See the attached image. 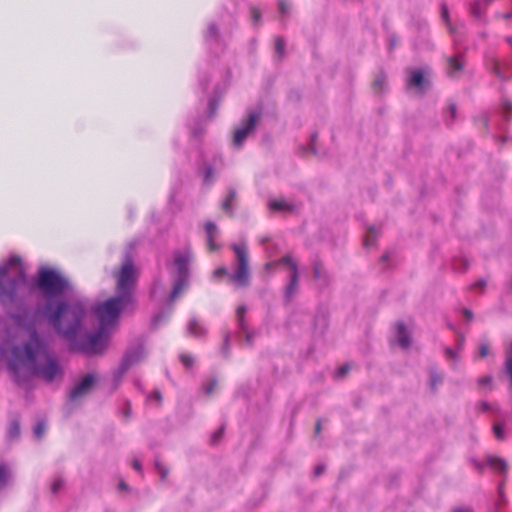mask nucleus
I'll return each instance as SVG.
<instances>
[{"label": "nucleus", "instance_id": "20", "mask_svg": "<svg viewBox=\"0 0 512 512\" xmlns=\"http://www.w3.org/2000/svg\"><path fill=\"white\" fill-rule=\"evenodd\" d=\"M268 208L272 212H293L295 210V205L280 197L270 200L268 203Z\"/></svg>", "mask_w": 512, "mask_h": 512}, {"label": "nucleus", "instance_id": "17", "mask_svg": "<svg viewBox=\"0 0 512 512\" xmlns=\"http://www.w3.org/2000/svg\"><path fill=\"white\" fill-rule=\"evenodd\" d=\"M206 238H207V247L210 252H214L220 249V245L216 244L215 239L218 236L219 229L217 225L212 221H207L204 225Z\"/></svg>", "mask_w": 512, "mask_h": 512}, {"label": "nucleus", "instance_id": "30", "mask_svg": "<svg viewBox=\"0 0 512 512\" xmlns=\"http://www.w3.org/2000/svg\"><path fill=\"white\" fill-rule=\"evenodd\" d=\"M501 110L505 118L512 117V99L503 96L500 102Z\"/></svg>", "mask_w": 512, "mask_h": 512}, {"label": "nucleus", "instance_id": "55", "mask_svg": "<svg viewBox=\"0 0 512 512\" xmlns=\"http://www.w3.org/2000/svg\"><path fill=\"white\" fill-rule=\"evenodd\" d=\"M384 85V79L378 78L373 82V88L374 89H381V87Z\"/></svg>", "mask_w": 512, "mask_h": 512}, {"label": "nucleus", "instance_id": "26", "mask_svg": "<svg viewBox=\"0 0 512 512\" xmlns=\"http://www.w3.org/2000/svg\"><path fill=\"white\" fill-rule=\"evenodd\" d=\"M235 199H236V191L231 189L228 192L226 199L223 201V203L221 205L223 211H225L230 216L233 215L232 205H233V202L235 201Z\"/></svg>", "mask_w": 512, "mask_h": 512}, {"label": "nucleus", "instance_id": "35", "mask_svg": "<svg viewBox=\"0 0 512 512\" xmlns=\"http://www.w3.org/2000/svg\"><path fill=\"white\" fill-rule=\"evenodd\" d=\"M65 486V480L62 476L55 477L53 483L51 484V492L53 494H57L63 487Z\"/></svg>", "mask_w": 512, "mask_h": 512}, {"label": "nucleus", "instance_id": "63", "mask_svg": "<svg viewBox=\"0 0 512 512\" xmlns=\"http://www.w3.org/2000/svg\"><path fill=\"white\" fill-rule=\"evenodd\" d=\"M488 354V349L485 345H482L480 348V355L481 357H485Z\"/></svg>", "mask_w": 512, "mask_h": 512}, {"label": "nucleus", "instance_id": "46", "mask_svg": "<svg viewBox=\"0 0 512 512\" xmlns=\"http://www.w3.org/2000/svg\"><path fill=\"white\" fill-rule=\"evenodd\" d=\"M349 370H350L349 364H345V365L341 366L336 372L337 377H344L348 373Z\"/></svg>", "mask_w": 512, "mask_h": 512}, {"label": "nucleus", "instance_id": "10", "mask_svg": "<svg viewBox=\"0 0 512 512\" xmlns=\"http://www.w3.org/2000/svg\"><path fill=\"white\" fill-rule=\"evenodd\" d=\"M276 264L286 265L291 271L290 281L284 291L286 301L290 302L298 292L299 288L298 264L289 254L284 255L276 262Z\"/></svg>", "mask_w": 512, "mask_h": 512}, {"label": "nucleus", "instance_id": "5", "mask_svg": "<svg viewBox=\"0 0 512 512\" xmlns=\"http://www.w3.org/2000/svg\"><path fill=\"white\" fill-rule=\"evenodd\" d=\"M133 305L134 297L117 293L116 296L97 304L94 307V313L98 320H117L122 313L133 308Z\"/></svg>", "mask_w": 512, "mask_h": 512}, {"label": "nucleus", "instance_id": "8", "mask_svg": "<svg viewBox=\"0 0 512 512\" xmlns=\"http://www.w3.org/2000/svg\"><path fill=\"white\" fill-rule=\"evenodd\" d=\"M50 320H82L85 315L84 306L78 301H59L55 305L48 304Z\"/></svg>", "mask_w": 512, "mask_h": 512}, {"label": "nucleus", "instance_id": "41", "mask_svg": "<svg viewBox=\"0 0 512 512\" xmlns=\"http://www.w3.org/2000/svg\"><path fill=\"white\" fill-rule=\"evenodd\" d=\"M250 14L253 22L258 24L262 17L260 9L256 6H250Z\"/></svg>", "mask_w": 512, "mask_h": 512}, {"label": "nucleus", "instance_id": "64", "mask_svg": "<svg viewBox=\"0 0 512 512\" xmlns=\"http://www.w3.org/2000/svg\"><path fill=\"white\" fill-rule=\"evenodd\" d=\"M123 414L126 418H129L130 415H131V407L128 405L124 410H123Z\"/></svg>", "mask_w": 512, "mask_h": 512}, {"label": "nucleus", "instance_id": "3", "mask_svg": "<svg viewBox=\"0 0 512 512\" xmlns=\"http://www.w3.org/2000/svg\"><path fill=\"white\" fill-rule=\"evenodd\" d=\"M119 322H99L94 332L87 333L84 343L80 345V354L87 357L102 356L109 347L112 333L117 329Z\"/></svg>", "mask_w": 512, "mask_h": 512}, {"label": "nucleus", "instance_id": "22", "mask_svg": "<svg viewBox=\"0 0 512 512\" xmlns=\"http://www.w3.org/2000/svg\"><path fill=\"white\" fill-rule=\"evenodd\" d=\"M487 465L501 474H505L507 471V462L500 457L488 456Z\"/></svg>", "mask_w": 512, "mask_h": 512}, {"label": "nucleus", "instance_id": "23", "mask_svg": "<svg viewBox=\"0 0 512 512\" xmlns=\"http://www.w3.org/2000/svg\"><path fill=\"white\" fill-rule=\"evenodd\" d=\"M189 257L182 254L175 256V265L180 276H188Z\"/></svg>", "mask_w": 512, "mask_h": 512}, {"label": "nucleus", "instance_id": "61", "mask_svg": "<svg viewBox=\"0 0 512 512\" xmlns=\"http://www.w3.org/2000/svg\"><path fill=\"white\" fill-rule=\"evenodd\" d=\"M463 314L467 320H470L473 317L472 312L469 309H464Z\"/></svg>", "mask_w": 512, "mask_h": 512}, {"label": "nucleus", "instance_id": "2", "mask_svg": "<svg viewBox=\"0 0 512 512\" xmlns=\"http://www.w3.org/2000/svg\"><path fill=\"white\" fill-rule=\"evenodd\" d=\"M24 282L20 258L11 257L7 264L0 267V302L5 306L12 305L16 301L19 287Z\"/></svg>", "mask_w": 512, "mask_h": 512}, {"label": "nucleus", "instance_id": "9", "mask_svg": "<svg viewBox=\"0 0 512 512\" xmlns=\"http://www.w3.org/2000/svg\"><path fill=\"white\" fill-rule=\"evenodd\" d=\"M137 282V272L133 261L127 258L119 272L116 274V291L120 294H129L133 296L134 288Z\"/></svg>", "mask_w": 512, "mask_h": 512}, {"label": "nucleus", "instance_id": "15", "mask_svg": "<svg viewBox=\"0 0 512 512\" xmlns=\"http://www.w3.org/2000/svg\"><path fill=\"white\" fill-rule=\"evenodd\" d=\"M394 331L395 338L393 341L397 343L401 349H409L412 344V330L404 322H397Z\"/></svg>", "mask_w": 512, "mask_h": 512}, {"label": "nucleus", "instance_id": "59", "mask_svg": "<svg viewBox=\"0 0 512 512\" xmlns=\"http://www.w3.org/2000/svg\"><path fill=\"white\" fill-rule=\"evenodd\" d=\"M464 343V336L462 334H459L458 335V338L456 340V345H457V348H461V346L463 345Z\"/></svg>", "mask_w": 512, "mask_h": 512}, {"label": "nucleus", "instance_id": "16", "mask_svg": "<svg viewBox=\"0 0 512 512\" xmlns=\"http://www.w3.org/2000/svg\"><path fill=\"white\" fill-rule=\"evenodd\" d=\"M465 57L462 54H456L446 58V72L449 77H455L464 67Z\"/></svg>", "mask_w": 512, "mask_h": 512}, {"label": "nucleus", "instance_id": "21", "mask_svg": "<svg viewBox=\"0 0 512 512\" xmlns=\"http://www.w3.org/2000/svg\"><path fill=\"white\" fill-rule=\"evenodd\" d=\"M185 333L190 337L202 338L206 335L207 329L201 322H187L185 326Z\"/></svg>", "mask_w": 512, "mask_h": 512}, {"label": "nucleus", "instance_id": "32", "mask_svg": "<svg viewBox=\"0 0 512 512\" xmlns=\"http://www.w3.org/2000/svg\"><path fill=\"white\" fill-rule=\"evenodd\" d=\"M225 424H222L216 431H214L210 437V444L216 445L220 442L224 435Z\"/></svg>", "mask_w": 512, "mask_h": 512}, {"label": "nucleus", "instance_id": "58", "mask_svg": "<svg viewBox=\"0 0 512 512\" xmlns=\"http://www.w3.org/2000/svg\"><path fill=\"white\" fill-rule=\"evenodd\" d=\"M449 111H450L452 119H455V117H456V105L453 104V103L450 104L449 105Z\"/></svg>", "mask_w": 512, "mask_h": 512}, {"label": "nucleus", "instance_id": "34", "mask_svg": "<svg viewBox=\"0 0 512 512\" xmlns=\"http://www.w3.org/2000/svg\"><path fill=\"white\" fill-rule=\"evenodd\" d=\"M442 382L441 375L435 370H430V386L433 391L436 390L437 385Z\"/></svg>", "mask_w": 512, "mask_h": 512}, {"label": "nucleus", "instance_id": "6", "mask_svg": "<svg viewBox=\"0 0 512 512\" xmlns=\"http://www.w3.org/2000/svg\"><path fill=\"white\" fill-rule=\"evenodd\" d=\"M55 332L65 341L70 352L80 354V345L84 343L88 330L83 327V322H50Z\"/></svg>", "mask_w": 512, "mask_h": 512}, {"label": "nucleus", "instance_id": "53", "mask_svg": "<svg viewBox=\"0 0 512 512\" xmlns=\"http://www.w3.org/2000/svg\"><path fill=\"white\" fill-rule=\"evenodd\" d=\"M149 398L151 399H155L156 401H158L159 403L162 401V394L160 391H154L150 396Z\"/></svg>", "mask_w": 512, "mask_h": 512}, {"label": "nucleus", "instance_id": "39", "mask_svg": "<svg viewBox=\"0 0 512 512\" xmlns=\"http://www.w3.org/2000/svg\"><path fill=\"white\" fill-rule=\"evenodd\" d=\"M179 359L187 369L191 368L194 364V358L189 354L183 353L179 356Z\"/></svg>", "mask_w": 512, "mask_h": 512}, {"label": "nucleus", "instance_id": "25", "mask_svg": "<svg viewBox=\"0 0 512 512\" xmlns=\"http://www.w3.org/2000/svg\"><path fill=\"white\" fill-rule=\"evenodd\" d=\"M130 368L125 365L122 361H120L119 366L113 371L112 378H113V385L116 389L120 382L122 381L123 376L126 374V372Z\"/></svg>", "mask_w": 512, "mask_h": 512}, {"label": "nucleus", "instance_id": "14", "mask_svg": "<svg viewBox=\"0 0 512 512\" xmlns=\"http://www.w3.org/2000/svg\"><path fill=\"white\" fill-rule=\"evenodd\" d=\"M96 383V376L93 373L86 374L83 379L76 384L70 391L68 399L71 402L89 394Z\"/></svg>", "mask_w": 512, "mask_h": 512}, {"label": "nucleus", "instance_id": "37", "mask_svg": "<svg viewBox=\"0 0 512 512\" xmlns=\"http://www.w3.org/2000/svg\"><path fill=\"white\" fill-rule=\"evenodd\" d=\"M46 430V424L44 421H38L33 428V433L37 438H41Z\"/></svg>", "mask_w": 512, "mask_h": 512}, {"label": "nucleus", "instance_id": "7", "mask_svg": "<svg viewBox=\"0 0 512 512\" xmlns=\"http://www.w3.org/2000/svg\"><path fill=\"white\" fill-rule=\"evenodd\" d=\"M37 286L47 297L63 294L70 288L68 280L57 271L51 269L39 271Z\"/></svg>", "mask_w": 512, "mask_h": 512}, {"label": "nucleus", "instance_id": "44", "mask_svg": "<svg viewBox=\"0 0 512 512\" xmlns=\"http://www.w3.org/2000/svg\"><path fill=\"white\" fill-rule=\"evenodd\" d=\"M217 385V379H211L210 382L204 387V391L206 394H211Z\"/></svg>", "mask_w": 512, "mask_h": 512}, {"label": "nucleus", "instance_id": "19", "mask_svg": "<svg viewBox=\"0 0 512 512\" xmlns=\"http://www.w3.org/2000/svg\"><path fill=\"white\" fill-rule=\"evenodd\" d=\"M485 67L487 70L495 74L500 80H508V77L503 72L500 61L494 55L485 56Z\"/></svg>", "mask_w": 512, "mask_h": 512}, {"label": "nucleus", "instance_id": "12", "mask_svg": "<svg viewBox=\"0 0 512 512\" xmlns=\"http://www.w3.org/2000/svg\"><path fill=\"white\" fill-rule=\"evenodd\" d=\"M264 331L263 325L255 327L252 322L243 321L238 322L234 335L237 341H244L247 346H252L256 338L260 337Z\"/></svg>", "mask_w": 512, "mask_h": 512}, {"label": "nucleus", "instance_id": "33", "mask_svg": "<svg viewBox=\"0 0 512 512\" xmlns=\"http://www.w3.org/2000/svg\"><path fill=\"white\" fill-rule=\"evenodd\" d=\"M275 50L279 59L284 57L285 40L283 37L278 36L275 38Z\"/></svg>", "mask_w": 512, "mask_h": 512}, {"label": "nucleus", "instance_id": "54", "mask_svg": "<svg viewBox=\"0 0 512 512\" xmlns=\"http://www.w3.org/2000/svg\"><path fill=\"white\" fill-rule=\"evenodd\" d=\"M480 409L485 412V411L491 410L493 408L490 403H488L486 401H482V402H480Z\"/></svg>", "mask_w": 512, "mask_h": 512}, {"label": "nucleus", "instance_id": "38", "mask_svg": "<svg viewBox=\"0 0 512 512\" xmlns=\"http://www.w3.org/2000/svg\"><path fill=\"white\" fill-rule=\"evenodd\" d=\"M155 468L159 472L161 480H165L169 470L158 459H155Z\"/></svg>", "mask_w": 512, "mask_h": 512}, {"label": "nucleus", "instance_id": "47", "mask_svg": "<svg viewBox=\"0 0 512 512\" xmlns=\"http://www.w3.org/2000/svg\"><path fill=\"white\" fill-rule=\"evenodd\" d=\"M279 11L284 14L289 10V4L286 0H279L278 2Z\"/></svg>", "mask_w": 512, "mask_h": 512}, {"label": "nucleus", "instance_id": "42", "mask_svg": "<svg viewBox=\"0 0 512 512\" xmlns=\"http://www.w3.org/2000/svg\"><path fill=\"white\" fill-rule=\"evenodd\" d=\"M498 493H499V501L495 503V506H496L495 512H499L498 505L500 503H505L506 502V499H505V496H504V492H503V483L499 484V486H498Z\"/></svg>", "mask_w": 512, "mask_h": 512}, {"label": "nucleus", "instance_id": "4", "mask_svg": "<svg viewBox=\"0 0 512 512\" xmlns=\"http://www.w3.org/2000/svg\"><path fill=\"white\" fill-rule=\"evenodd\" d=\"M231 249L236 256L235 271L228 275V271L225 267H219L214 270L213 276L214 278L228 276L231 283H234L238 287H245L250 282L249 252L247 245L245 243L232 244Z\"/></svg>", "mask_w": 512, "mask_h": 512}, {"label": "nucleus", "instance_id": "56", "mask_svg": "<svg viewBox=\"0 0 512 512\" xmlns=\"http://www.w3.org/2000/svg\"><path fill=\"white\" fill-rule=\"evenodd\" d=\"M321 429H322V423H321V420H317L316 423H315V428H314V432L316 435L320 434L321 432Z\"/></svg>", "mask_w": 512, "mask_h": 512}, {"label": "nucleus", "instance_id": "50", "mask_svg": "<svg viewBox=\"0 0 512 512\" xmlns=\"http://www.w3.org/2000/svg\"><path fill=\"white\" fill-rule=\"evenodd\" d=\"M325 469H326V466L324 464L317 465L313 472L314 476L315 477L321 476L324 473Z\"/></svg>", "mask_w": 512, "mask_h": 512}, {"label": "nucleus", "instance_id": "51", "mask_svg": "<svg viewBox=\"0 0 512 512\" xmlns=\"http://www.w3.org/2000/svg\"><path fill=\"white\" fill-rule=\"evenodd\" d=\"M246 314V307L244 305H241L236 310V315L239 320H243Z\"/></svg>", "mask_w": 512, "mask_h": 512}, {"label": "nucleus", "instance_id": "45", "mask_svg": "<svg viewBox=\"0 0 512 512\" xmlns=\"http://www.w3.org/2000/svg\"><path fill=\"white\" fill-rule=\"evenodd\" d=\"M492 382V376L487 375L478 379L479 386H489Z\"/></svg>", "mask_w": 512, "mask_h": 512}, {"label": "nucleus", "instance_id": "40", "mask_svg": "<svg viewBox=\"0 0 512 512\" xmlns=\"http://www.w3.org/2000/svg\"><path fill=\"white\" fill-rule=\"evenodd\" d=\"M493 432L498 440H504L505 433H504V426L501 423H496L493 426Z\"/></svg>", "mask_w": 512, "mask_h": 512}, {"label": "nucleus", "instance_id": "48", "mask_svg": "<svg viewBox=\"0 0 512 512\" xmlns=\"http://www.w3.org/2000/svg\"><path fill=\"white\" fill-rule=\"evenodd\" d=\"M213 174H214V171H213L212 167H210V166L206 167L205 173H204V180L206 182L211 181L213 178Z\"/></svg>", "mask_w": 512, "mask_h": 512}, {"label": "nucleus", "instance_id": "57", "mask_svg": "<svg viewBox=\"0 0 512 512\" xmlns=\"http://www.w3.org/2000/svg\"><path fill=\"white\" fill-rule=\"evenodd\" d=\"M133 468L138 471V472H142V465H141V462L137 459H135L133 461Z\"/></svg>", "mask_w": 512, "mask_h": 512}, {"label": "nucleus", "instance_id": "52", "mask_svg": "<svg viewBox=\"0 0 512 512\" xmlns=\"http://www.w3.org/2000/svg\"><path fill=\"white\" fill-rule=\"evenodd\" d=\"M445 354H446V357L448 359H456L457 358V353L455 350L451 349V348H446L445 350Z\"/></svg>", "mask_w": 512, "mask_h": 512}, {"label": "nucleus", "instance_id": "11", "mask_svg": "<svg viewBox=\"0 0 512 512\" xmlns=\"http://www.w3.org/2000/svg\"><path fill=\"white\" fill-rule=\"evenodd\" d=\"M146 357L145 338L139 336L136 341L130 344L124 351L121 361L131 368L140 363Z\"/></svg>", "mask_w": 512, "mask_h": 512}, {"label": "nucleus", "instance_id": "18", "mask_svg": "<svg viewBox=\"0 0 512 512\" xmlns=\"http://www.w3.org/2000/svg\"><path fill=\"white\" fill-rule=\"evenodd\" d=\"M427 83L425 79V71L422 69H412L410 71L409 78L407 79V85L409 87H415L419 92H424V86Z\"/></svg>", "mask_w": 512, "mask_h": 512}, {"label": "nucleus", "instance_id": "24", "mask_svg": "<svg viewBox=\"0 0 512 512\" xmlns=\"http://www.w3.org/2000/svg\"><path fill=\"white\" fill-rule=\"evenodd\" d=\"M188 285V276H180L178 280L175 282L173 289L171 291V298L176 299L186 288Z\"/></svg>", "mask_w": 512, "mask_h": 512}, {"label": "nucleus", "instance_id": "60", "mask_svg": "<svg viewBox=\"0 0 512 512\" xmlns=\"http://www.w3.org/2000/svg\"><path fill=\"white\" fill-rule=\"evenodd\" d=\"M453 512H473V510L471 508H467V507H458V508H455L453 510Z\"/></svg>", "mask_w": 512, "mask_h": 512}, {"label": "nucleus", "instance_id": "13", "mask_svg": "<svg viewBox=\"0 0 512 512\" xmlns=\"http://www.w3.org/2000/svg\"><path fill=\"white\" fill-rule=\"evenodd\" d=\"M260 115L257 113H250L248 118L243 121L237 129L234 131L233 142L237 147H241L247 136L252 132L256 126V123Z\"/></svg>", "mask_w": 512, "mask_h": 512}, {"label": "nucleus", "instance_id": "28", "mask_svg": "<svg viewBox=\"0 0 512 512\" xmlns=\"http://www.w3.org/2000/svg\"><path fill=\"white\" fill-rule=\"evenodd\" d=\"M504 369L507 375L509 376L510 384L512 386V341L510 342L508 348L506 349Z\"/></svg>", "mask_w": 512, "mask_h": 512}, {"label": "nucleus", "instance_id": "29", "mask_svg": "<svg viewBox=\"0 0 512 512\" xmlns=\"http://www.w3.org/2000/svg\"><path fill=\"white\" fill-rule=\"evenodd\" d=\"M10 477L11 472L9 467L4 463H0V489L9 483Z\"/></svg>", "mask_w": 512, "mask_h": 512}, {"label": "nucleus", "instance_id": "31", "mask_svg": "<svg viewBox=\"0 0 512 512\" xmlns=\"http://www.w3.org/2000/svg\"><path fill=\"white\" fill-rule=\"evenodd\" d=\"M378 232L374 227H370L367 230L365 239H364V245L367 248L375 246L376 239H377Z\"/></svg>", "mask_w": 512, "mask_h": 512}, {"label": "nucleus", "instance_id": "1", "mask_svg": "<svg viewBox=\"0 0 512 512\" xmlns=\"http://www.w3.org/2000/svg\"><path fill=\"white\" fill-rule=\"evenodd\" d=\"M16 323L29 331V338L12 347L7 361V369L15 383L23 385L35 377H42L45 381L52 382L57 376H61L62 366L36 330V322Z\"/></svg>", "mask_w": 512, "mask_h": 512}, {"label": "nucleus", "instance_id": "27", "mask_svg": "<svg viewBox=\"0 0 512 512\" xmlns=\"http://www.w3.org/2000/svg\"><path fill=\"white\" fill-rule=\"evenodd\" d=\"M20 436V422L19 419L15 418L11 420L8 431H7V437L9 440H15L18 439Z\"/></svg>", "mask_w": 512, "mask_h": 512}, {"label": "nucleus", "instance_id": "43", "mask_svg": "<svg viewBox=\"0 0 512 512\" xmlns=\"http://www.w3.org/2000/svg\"><path fill=\"white\" fill-rule=\"evenodd\" d=\"M323 267L319 261H316L313 266V273L315 278H320L322 276Z\"/></svg>", "mask_w": 512, "mask_h": 512}, {"label": "nucleus", "instance_id": "49", "mask_svg": "<svg viewBox=\"0 0 512 512\" xmlns=\"http://www.w3.org/2000/svg\"><path fill=\"white\" fill-rule=\"evenodd\" d=\"M441 15L445 22L449 24V12L446 4H442L441 6Z\"/></svg>", "mask_w": 512, "mask_h": 512}, {"label": "nucleus", "instance_id": "62", "mask_svg": "<svg viewBox=\"0 0 512 512\" xmlns=\"http://www.w3.org/2000/svg\"><path fill=\"white\" fill-rule=\"evenodd\" d=\"M499 17H501L502 19L504 20H509L512 18V11L511 12H508V13H503V14H500Z\"/></svg>", "mask_w": 512, "mask_h": 512}, {"label": "nucleus", "instance_id": "36", "mask_svg": "<svg viewBox=\"0 0 512 512\" xmlns=\"http://www.w3.org/2000/svg\"><path fill=\"white\" fill-rule=\"evenodd\" d=\"M230 338H231V333H226L224 336V342H223V345L221 348V354L226 359L229 358V356H230V347H229Z\"/></svg>", "mask_w": 512, "mask_h": 512}]
</instances>
